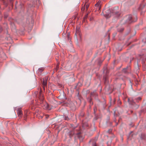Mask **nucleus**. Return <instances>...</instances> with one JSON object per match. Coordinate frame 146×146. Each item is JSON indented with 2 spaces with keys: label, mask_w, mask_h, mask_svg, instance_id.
<instances>
[{
  "label": "nucleus",
  "mask_w": 146,
  "mask_h": 146,
  "mask_svg": "<svg viewBox=\"0 0 146 146\" xmlns=\"http://www.w3.org/2000/svg\"><path fill=\"white\" fill-rule=\"evenodd\" d=\"M41 106L44 109L48 110L49 106L48 104L46 102H43L41 104Z\"/></svg>",
  "instance_id": "1"
},
{
  "label": "nucleus",
  "mask_w": 146,
  "mask_h": 146,
  "mask_svg": "<svg viewBox=\"0 0 146 146\" xmlns=\"http://www.w3.org/2000/svg\"><path fill=\"white\" fill-rule=\"evenodd\" d=\"M106 12V14H105L104 16L107 18L110 17L111 16V14H113L112 13H111L109 10H108Z\"/></svg>",
  "instance_id": "2"
},
{
  "label": "nucleus",
  "mask_w": 146,
  "mask_h": 146,
  "mask_svg": "<svg viewBox=\"0 0 146 146\" xmlns=\"http://www.w3.org/2000/svg\"><path fill=\"white\" fill-rule=\"evenodd\" d=\"M75 35L76 36L77 35H79L80 37H81L80 31V28L79 27H77Z\"/></svg>",
  "instance_id": "3"
},
{
  "label": "nucleus",
  "mask_w": 146,
  "mask_h": 146,
  "mask_svg": "<svg viewBox=\"0 0 146 146\" xmlns=\"http://www.w3.org/2000/svg\"><path fill=\"white\" fill-rule=\"evenodd\" d=\"M126 17L127 18V22L129 23H130L133 21L132 20V17L131 15H129L128 16H127Z\"/></svg>",
  "instance_id": "4"
},
{
  "label": "nucleus",
  "mask_w": 146,
  "mask_h": 146,
  "mask_svg": "<svg viewBox=\"0 0 146 146\" xmlns=\"http://www.w3.org/2000/svg\"><path fill=\"white\" fill-rule=\"evenodd\" d=\"M17 113L18 116L20 117H22V113L21 109H19L17 110Z\"/></svg>",
  "instance_id": "5"
},
{
  "label": "nucleus",
  "mask_w": 146,
  "mask_h": 146,
  "mask_svg": "<svg viewBox=\"0 0 146 146\" xmlns=\"http://www.w3.org/2000/svg\"><path fill=\"white\" fill-rule=\"evenodd\" d=\"M47 80L46 78H43L42 81L43 86H46L47 84Z\"/></svg>",
  "instance_id": "6"
},
{
  "label": "nucleus",
  "mask_w": 146,
  "mask_h": 146,
  "mask_svg": "<svg viewBox=\"0 0 146 146\" xmlns=\"http://www.w3.org/2000/svg\"><path fill=\"white\" fill-rule=\"evenodd\" d=\"M128 101L130 104H133V100L129 98H128Z\"/></svg>",
  "instance_id": "7"
},
{
  "label": "nucleus",
  "mask_w": 146,
  "mask_h": 146,
  "mask_svg": "<svg viewBox=\"0 0 146 146\" xmlns=\"http://www.w3.org/2000/svg\"><path fill=\"white\" fill-rule=\"evenodd\" d=\"M44 70V68L43 67H41L38 68V72L40 73L42 72Z\"/></svg>",
  "instance_id": "8"
},
{
  "label": "nucleus",
  "mask_w": 146,
  "mask_h": 146,
  "mask_svg": "<svg viewBox=\"0 0 146 146\" xmlns=\"http://www.w3.org/2000/svg\"><path fill=\"white\" fill-rule=\"evenodd\" d=\"M59 64V62H58L57 64L56 67L55 68V70L56 71H57L58 69Z\"/></svg>",
  "instance_id": "9"
},
{
  "label": "nucleus",
  "mask_w": 146,
  "mask_h": 146,
  "mask_svg": "<svg viewBox=\"0 0 146 146\" xmlns=\"http://www.w3.org/2000/svg\"><path fill=\"white\" fill-rule=\"evenodd\" d=\"M104 72L105 73H106V75L107 74L108 72V70H107V68L106 67L104 68Z\"/></svg>",
  "instance_id": "10"
},
{
  "label": "nucleus",
  "mask_w": 146,
  "mask_h": 146,
  "mask_svg": "<svg viewBox=\"0 0 146 146\" xmlns=\"http://www.w3.org/2000/svg\"><path fill=\"white\" fill-rule=\"evenodd\" d=\"M91 96H93L94 95H96V91H94L93 92L91 93Z\"/></svg>",
  "instance_id": "11"
},
{
  "label": "nucleus",
  "mask_w": 146,
  "mask_h": 146,
  "mask_svg": "<svg viewBox=\"0 0 146 146\" xmlns=\"http://www.w3.org/2000/svg\"><path fill=\"white\" fill-rule=\"evenodd\" d=\"M127 68H125L123 69L122 70V72L125 73L127 72Z\"/></svg>",
  "instance_id": "12"
},
{
  "label": "nucleus",
  "mask_w": 146,
  "mask_h": 146,
  "mask_svg": "<svg viewBox=\"0 0 146 146\" xmlns=\"http://www.w3.org/2000/svg\"><path fill=\"white\" fill-rule=\"evenodd\" d=\"M88 14H87V15H86L84 17V19H86V18H87V17H88Z\"/></svg>",
  "instance_id": "13"
},
{
  "label": "nucleus",
  "mask_w": 146,
  "mask_h": 146,
  "mask_svg": "<svg viewBox=\"0 0 146 146\" xmlns=\"http://www.w3.org/2000/svg\"><path fill=\"white\" fill-rule=\"evenodd\" d=\"M92 146H96V143H94L93 144Z\"/></svg>",
  "instance_id": "14"
},
{
  "label": "nucleus",
  "mask_w": 146,
  "mask_h": 146,
  "mask_svg": "<svg viewBox=\"0 0 146 146\" xmlns=\"http://www.w3.org/2000/svg\"><path fill=\"white\" fill-rule=\"evenodd\" d=\"M85 7H86V8L87 9L89 7V5H86L85 6Z\"/></svg>",
  "instance_id": "15"
},
{
  "label": "nucleus",
  "mask_w": 146,
  "mask_h": 146,
  "mask_svg": "<svg viewBox=\"0 0 146 146\" xmlns=\"http://www.w3.org/2000/svg\"><path fill=\"white\" fill-rule=\"evenodd\" d=\"M104 80L106 81L107 80V78H106V76H104Z\"/></svg>",
  "instance_id": "16"
},
{
  "label": "nucleus",
  "mask_w": 146,
  "mask_h": 146,
  "mask_svg": "<svg viewBox=\"0 0 146 146\" xmlns=\"http://www.w3.org/2000/svg\"><path fill=\"white\" fill-rule=\"evenodd\" d=\"M46 86H43V90H45V87H46Z\"/></svg>",
  "instance_id": "17"
},
{
  "label": "nucleus",
  "mask_w": 146,
  "mask_h": 146,
  "mask_svg": "<svg viewBox=\"0 0 146 146\" xmlns=\"http://www.w3.org/2000/svg\"><path fill=\"white\" fill-rule=\"evenodd\" d=\"M65 120H68V117H66L65 118Z\"/></svg>",
  "instance_id": "18"
},
{
  "label": "nucleus",
  "mask_w": 146,
  "mask_h": 146,
  "mask_svg": "<svg viewBox=\"0 0 146 146\" xmlns=\"http://www.w3.org/2000/svg\"><path fill=\"white\" fill-rule=\"evenodd\" d=\"M98 3H97V4H95V6H97L98 5Z\"/></svg>",
  "instance_id": "19"
},
{
  "label": "nucleus",
  "mask_w": 146,
  "mask_h": 146,
  "mask_svg": "<svg viewBox=\"0 0 146 146\" xmlns=\"http://www.w3.org/2000/svg\"><path fill=\"white\" fill-rule=\"evenodd\" d=\"M90 101H89L90 102V103H91V99H90Z\"/></svg>",
  "instance_id": "20"
},
{
  "label": "nucleus",
  "mask_w": 146,
  "mask_h": 146,
  "mask_svg": "<svg viewBox=\"0 0 146 146\" xmlns=\"http://www.w3.org/2000/svg\"><path fill=\"white\" fill-rule=\"evenodd\" d=\"M138 99H139V100H141V98H140V97H139V98H138Z\"/></svg>",
  "instance_id": "21"
},
{
  "label": "nucleus",
  "mask_w": 146,
  "mask_h": 146,
  "mask_svg": "<svg viewBox=\"0 0 146 146\" xmlns=\"http://www.w3.org/2000/svg\"><path fill=\"white\" fill-rule=\"evenodd\" d=\"M108 39H109L110 38H109V35L108 36Z\"/></svg>",
  "instance_id": "22"
}]
</instances>
